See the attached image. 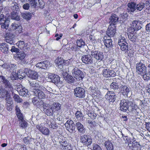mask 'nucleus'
Segmentation results:
<instances>
[{"label":"nucleus","mask_w":150,"mask_h":150,"mask_svg":"<svg viewBox=\"0 0 150 150\" xmlns=\"http://www.w3.org/2000/svg\"><path fill=\"white\" fill-rule=\"evenodd\" d=\"M31 15L28 13H22V16L24 18L29 19L30 18Z\"/></svg>","instance_id":"54"},{"label":"nucleus","mask_w":150,"mask_h":150,"mask_svg":"<svg viewBox=\"0 0 150 150\" xmlns=\"http://www.w3.org/2000/svg\"><path fill=\"white\" fill-rule=\"evenodd\" d=\"M47 124L49 127L50 128L54 129L57 127V125L55 123L54 121L52 120H48Z\"/></svg>","instance_id":"37"},{"label":"nucleus","mask_w":150,"mask_h":150,"mask_svg":"<svg viewBox=\"0 0 150 150\" xmlns=\"http://www.w3.org/2000/svg\"><path fill=\"white\" fill-rule=\"evenodd\" d=\"M38 1L39 3V7L42 8H44L45 4L43 1L42 0L40 1L39 0Z\"/></svg>","instance_id":"63"},{"label":"nucleus","mask_w":150,"mask_h":150,"mask_svg":"<svg viewBox=\"0 0 150 150\" xmlns=\"http://www.w3.org/2000/svg\"><path fill=\"white\" fill-rule=\"evenodd\" d=\"M16 44L19 48L24 51H25L28 49L27 44H25V42L23 41H19L16 43Z\"/></svg>","instance_id":"23"},{"label":"nucleus","mask_w":150,"mask_h":150,"mask_svg":"<svg viewBox=\"0 0 150 150\" xmlns=\"http://www.w3.org/2000/svg\"><path fill=\"white\" fill-rule=\"evenodd\" d=\"M104 43L105 46L107 47H109L112 45V40L110 38L108 39H105Z\"/></svg>","instance_id":"36"},{"label":"nucleus","mask_w":150,"mask_h":150,"mask_svg":"<svg viewBox=\"0 0 150 150\" xmlns=\"http://www.w3.org/2000/svg\"><path fill=\"white\" fill-rule=\"evenodd\" d=\"M69 62L68 60H64L61 58H58L55 60V63L57 67L60 69H62L64 65Z\"/></svg>","instance_id":"7"},{"label":"nucleus","mask_w":150,"mask_h":150,"mask_svg":"<svg viewBox=\"0 0 150 150\" xmlns=\"http://www.w3.org/2000/svg\"><path fill=\"white\" fill-rule=\"evenodd\" d=\"M0 50L3 53H7L8 51V47L6 43H3L0 45Z\"/></svg>","instance_id":"27"},{"label":"nucleus","mask_w":150,"mask_h":150,"mask_svg":"<svg viewBox=\"0 0 150 150\" xmlns=\"http://www.w3.org/2000/svg\"><path fill=\"white\" fill-rule=\"evenodd\" d=\"M11 18L13 19L16 20L17 21H18L20 20V17L16 14V12H13L11 13Z\"/></svg>","instance_id":"48"},{"label":"nucleus","mask_w":150,"mask_h":150,"mask_svg":"<svg viewBox=\"0 0 150 150\" xmlns=\"http://www.w3.org/2000/svg\"><path fill=\"white\" fill-rule=\"evenodd\" d=\"M3 14H1L0 16V24H1L5 22V20H6L7 18H5Z\"/></svg>","instance_id":"58"},{"label":"nucleus","mask_w":150,"mask_h":150,"mask_svg":"<svg viewBox=\"0 0 150 150\" xmlns=\"http://www.w3.org/2000/svg\"><path fill=\"white\" fill-rule=\"evenodd\" d=\"M36 127L43 134L46 135H49L50 131L47 128L42 127L41 125H37Z\"/></svg>","instance_id":"20"},{"label":"nucleus","mask_w":150,"mask_h":150,"mask_svg":"<svg viewBox=\"0 0 150 150\" xmlns=\"http://www.w3.org/2000/svg\"><path fill=\"white\" fill-rule=\"evenodd\" d=\"M28 1L31 7L35 8L36 6L37 3L36 0H28Z\"/></svg>","instance_id":"52"},{"label":"nucleus","mask_w":150,"mask_h":150,"mask_svg":"<svg viewBox=\"0 0 150 150\" xmlns=\"http://www.w3.org/2000/svg\"><path fill=\"white\" fill-rule=\"evenodd\" d=\"M81 142L84 144L88 145L92 142V139L88 135H84L81 137Z\"/></svg>","instance_id":"6"},{"label":"nucleus","mask_w":150,"mask_h":150,"mask_svg":"<svg viewBox=\"0 0 150 150\" xmlns=\"http://www.w3.org/2000/svg\"><path fill=\"white\" fill-rule=\"evenodd\" d=\"M42 91V90H36L33 92V94L36 97L40 99H44L45 98V95Z\"/></svg>","instance_id":"19"},{"label":"nucleus","mask_w":150,"mask_h":150,"mask_svg":"<svg viewBox=\"0 0 150 150\" xmlns=\"http://www.w3.org/2000/svg\"><path fill=\"white\" fill-rule=\"evenodd\" d=\"M136 68L137 73L139 74L143 75L146 72V68L145 65L142 62L137 64Z\"/></svg>","instance_id":"3"},{"label":"nucleus","mask_w":150,"mask_h":150,"mask_svg":"<svg viewBox=\"0 0 150 150\" xmlns=\"http://www.w3.org/2000/svg\"><path fill=\"white\" fill-rule=\"evenodd\" d=\"M128 6L127 9L130 12H134L136 9V4L134 2H132L128 3Z\"/></svg>","instance_id":"24"},{"label":"nucleus","mask_w":150,"mask_h":150,"mask_svg":"<svg viewBox=\"0 0 150 150\" xmlns=\"http://www.w3.org/2000/svg\"><path fill=\"white\" fill-rule=\"evenodd\" d=\"M30 86L33 89L35 90H41L44 91L45 89V87L43 86H40L38 83L34 82H30Z\"/></svg>","instance_id":"17"},{"label":"nucleus","mask_w":150,"mask_h":150,"mask_svg":"<svg viewBox=\"0 0 150 150\" xmlns=\"http://www.w3.org/2000/svg\"><path fill=\"white\" fill-rule=\"evenodd\" d=\"M17 117L19 121L24 120L23 117L22 113H18L16 114Z\"/></svg>","instance_id":"64"},{"label":"nucleus","mask_w":150,"mask_h":150,"mask_svg":"<svg viewBox=\"0 0 150 150\" xmlns=\"http://www.w3.org/2000/svg\"><path fill=\"white\" fill-rule=\"evenodd\" d=\"M128 32V37L130 40L133 42H134L136 40L137 37V34L136 33V31H130Z\"/></svg>","instance_id":"22"},{"label":"nucleus","mask_w":150,"mask_h":150,"mask_svg":"<svg viewBox=\"0 0 150 150\" xmlns=\"http://www.w3.org/2000/svg\"><path fill=\"white\" fill-rule=\"evenodd\" d=\"M0 82L3 83L6 87L10 88L11 86L10 83L7 79H5L4 77L0 75Z\"/></svg>","instance_id":"25"},{"label":"nucleus","mask_w":150,"mask_h":150,"mask_svg":"<svg viewBox=\"0 0 150 150\" xmlns=\"http://www.w3.org/2000/svg\"><path fill=\"white\" fill-rule=\"evenodd\" d=\"M65 125L66 129L70 132L75 129V125L71 120H68L65 123Z\"/></svg>","instance_id":"11"},{"label":"nucleus","mask_w":150,"mask_h":150,"mask_svg":"<svg viewBox=\"0 0 150 150\" xmlns=\"http://www.w3.org/2000/svg\"><path fill=\"white\" fill-rule=\"evenodd\" d=\"M20 126L22 128H25L28 126V123L24 119L19 121Z\"/></svg>","instance_id":"41"},{"label":"nucleus","mask_w":150,"mask_h":150,"mask_svg":"<svg viewBox=\"0 0 150 150\" xmlns=\"http://www.w3.org/2000/svg\"><path fill=\"white\" fill-rule=\"evenodd\" d=\"M81 59L83 62L87 64H91L93 62L92 58L90 54L83 56Z\"/></svg>","instance_id":"12"},{"label":"nucleus","mask_w":150,"mask_h":150,"mask_svg":"<svg viewBox=\"0 0 150 150\" xmlns=\"http://www.w3.org/2000/svg\"><path fill=\"white\" fill-rule=\"evenodd\" d=\"M76 125L79 132L82 133H84V128L83 125L80 122H77L76 123Z\"/></svg>","instance_id":"29"},{"label":"nucleus","mask_w":150,"mask_h":150,"mask_svg":"<svg viewBox=\"0 0 150 150\" xmlns=\"http://www.w3.org/2000/svg\"><path fill=\"white\" fill-rule=\"evenodd\" d=\"M13 36L11 34H6V40L7 43H9L10 44H13Z\"/></svg>","instance_id":"26"},{"label":"nucleus","mask_w":150,"mask_h":150,"mask_svg":"<svg viewBox=\"0 0 150 150\" xmlns=\"http://www.w3.org/2000/svg\"><path fill=\"white\" fill-rule=\"evenodd\" d=\"M142 75H143V78L145 80H148L150 78V74L146 73V72Z\"/></svg>","instance_id":"55"},{"label":"nucleus","mask_w":150,"mask_h":150,"mask_svg":"<svg viewBox=\"0 0 150 150\" xmlns=\"http://www.w3.org/2000/svg\"><path fill=\"white\" fill-rule=\"evenodd\" d=\"M118 18L115 14H112L109 18L110 25H115L118 21Z\"/></svg>","instance_id":"21"},{"label":"nucleus","mask_w":150,"mask_h":150,"mask_svg":"<svg viewBox=\"0 0 150 150\" xmlns=\"http://www.w3.org/2000/svg\"><path fill=\"white\" fill-rule=\"evenodd\" d=\"M77 63L75 61H73L72 63V66L70 67L71 70L72 75L76 79L79 80L81 79L84 77L83 73L77 67H76L77 66Z\"/></svg>","instance_id":"1"},{"label":"nucleus","mask_w":150,"mask_h":150,"mask_svg":"<svg viewBox=\"0 0 150 150\" xmlns=\"http://www.w3.org/2000/svg\"><path fill=\"white\" fill-rule=\"evenodd\" d=\"M44 67L45 68V69L47 68H48L50 67L52 65L50 64V62L48 61H45L43 62Z\"/></svg>","instance_id":"53"},{"label":"nucleus","mask_w":150,"mask_h":150,"mask_svg":"<svg viewBox=\"0 0 150 150\" xmlns=\"http://www.w3.org/2000/svg\"><path fill=\"white\" fill-rule=\"evenodd\" d=\"M76 43L77 46L79 47H82L85 45V42L81 39L77 40L76 41Z\"/></svg>","instance_id":"43"},{"label":"nucleus","mask_w":150,"mask_h":150,"mask_svg":"<svg viewBox=\"0 0 150 150\" xmlns=\"http://www.w3.org/2000/svg\"><path fill=\"white\" fill-rule=\"evenodd\" d=\"M13 98L14 100L18 103H21L22 101V99L20 98L19 96L16 94H14Z\"/></svg>","instance_id":"49"},{"label":"nucleus","mask_w":150,"mask_h":150,"mask_svg":"<svg viewBox=\"0 0 150 150\" xmlns=\"http://www.w3.org/2000/svg\"><path fill=\"white\" fill-rule=\"evenodd\" d=\"M65 81L68 83H72L74 82V79L71 76L67 74L66 76L64 77Z\"/></svg>","instance_id":"35"},{"label":"nucleus","mask_w":150,"mask_h":150,"mask_svg":"<svg viewBox=\"0 0 150 150\" xmlns=\"http://www.w3.org/2000/svg\"><path fill=\"white\" fill-rule=\"evenodd\" d=\"M105 145L107 150H113V145L112 142L109 141H106Z\"/></svg>","instance_id":"32"},{"label":"nucleus","mask_w":150,"mask_h":150,"mask_svg":"<svg viewBox=\"0 0 150 150\" xmlns=\"http://www.w3.org/2000/svg\"><path fill=\"white\" fill-rule=\"evenodd\" d=\"M128 101L127 100L125 99H122L120 100V110L125 112L128 109Z\"/></svg>","instance_id":"10"},{"label":"nucleus","mask_w":150,"mask_h":150,"mask_svg":"<svg viewBox=\"0 0 150 150\" xmlns=\"http://www.w3.org/2000/svg\"><path fill=\"white\" fill-rule=\"evenodd\" d=\"M93 150H102L100 146L98 144H94L93 145Z\"/></svg>","instance_id":"59"},{"label":"nucleus","mask_w":150,"mask_h":150,"mask_svg":"<svg viewBox=\"0 0 150 150\" xmlns=\"http://www.w3.org/2000/svg\"><path fill=\"white\" fill-rule=\"evenodd\" d=\"M11 28L13 30L16 29L19 33L22 31V27L18 24H17L16 22L13 23L11 25Z\"/></svg>","instance_id":"30"},{"label":"nucleus","mask_w":150,"mask_h":150,"mask_svg":"<svg viewBox=\"0 0 150 150\" xmlns=\"http://www.w3.org/2000/svg\"><path fill=\"white\" fill-rule=\"evenodd\" d=\"M55 74L51 73H47V75L46 77V79L49 82L52 81Z\"/></svg>","instance_id":"39"},{"label":"nucleus","mask_w":150,"mask_h":150,"mask_svg":"<svg viewBox=\"0 0 150 150\" xmlns=\"http://www.w3.org/2000/svg\"><path fill=\"white\" fill-rule=\"evenodd\" d=\"M140 23L138 21H133L131 24V26L128 29V31H137L140 28Z\"/></svg>","instance_id":"8"},{"label":"nucleus","mask_w":150,"mask_h":150,"mask_svg":"<svg viewBox=\"0 0 150 150\" xmlns=\"http://www.w3.org/2000/svg\"><path fill=\"white\" fill-rule=\"evenodd\" d=\"M19 51V49L18 48H16L14 46H12L11 50V51L12 52H18Z\"/></svg>","instance_id":"62"},{"label":"nucleus","mask_w":150,"mask_h":150,"mask_svg":"<svg viewBox=\"0 0 150 150\" xmlns=\"http://www.w3.org/2000/svg\"><path fill=\"white\" fill-rule=\"evenodd\" d=\"M116 31L115 26V25H110L106 31V34L109 36H113Z\"/></svg>","instance_id":"15"},{"label":"nucleus","mask_w":150,"mask_h":150,"mask_svg":"<svg viewBox=\"0 0 150 150\" xmlns=\"http://www.w3.org/2000/svg\"><path fill=\"white\" fill-rule=\"evenodd\" d=\"M115 96L113 92L108 91L105 95V97L109 102H114L115 99Z\"/></svg>","instance_id":"18"},{"label":"nucleus","mask_w":150,"mask_h":150,"mask_svg":"<svg viewBox=\"0 0 150 150\" xmlns=\"http://www.w3.org/2000/svg\"><path fill=\"white\" fill-rule=\"evenodd\" d=\"M24 71L27 76L30 78L36 79L38 77L39 75L37 72L35 71L30 70L28 68H25Z\"/></svg>","instance_id":"2"},{"label":"nucleus","mask_w":150,"mask_h":150,"mask_svg":"<svg viewBox=\"0 0 150 150\" xmlns=\"http://www.w3.org/2000/svg\"><path fill=\"white\" fill-rule=\"evenodd\" d=\"M121 92L124 94L128 93L130 91L129 89L126 85H121L120 86Z\"/></svg>","instance_id":"28"},{"label":"nucleus","mask_w":150,"mask_h":150,"mask_svg":"<svg viewBox=\"0 0 150 150\" xmlns=\"http://www.w3.org/2000/svg\"><path fill=\"white\" fill-rule=\"evenodd\" d=\"M74 95L77 97L81 98L84 96L85 91L81 87H76L74 89Z\"/></svg>","instance_id":"5"},{"label":"nucleus","mask_w":150,"mask_h":150,"mask_svg":"<svg viewBox=\"0 0 150 150\" xmlns=\"http://www.w3.org/2000/svg\"><path fill=\"white\" fill-rule=\"evenodd\" d=\"M0 91L2 96H6V104H13L12 98L10 97V95L7 91L5 89H1Z\"/></svg>","instance_id":"4"},{"label":"nucleus","mask_w":150,"mask_h":150,"mask_svg":"<svg viewBox=\"0 0 150 150\" xmlns=\"http://www.w3.org/2000/svg\"><path fill=\"white\" fill-rule=\"evenodd\" d=\"M18 72L19 71H18V73H17L15 71H12V75L11 76V79L14 80L17 79Z\"/></svg>","instance_id":"51"},{"label":"nucleus","mask_w":150,"mask_h":150,"mask_svg":"<svg viewBox=\"0 0 150 150\" xmlns=\"http://www.w3.org/2000/svg\"><path fill=\"white\" fill-rule=\"evenodd\" d=\"M10 66L11 68H10V71L11 72L14 71H16V67L15 64H11Z\"/></svg>","instance_id":"60"},{"label":"nucleus","mask_w":150,"mask_h":150,"mask_svg":"<svg viewBox=\"0 0 150 150\" xmlns=\"http://www.w3.org/2000/svg\"><path fill=\"white\" fill-rule=\"evenodd\" d=\"M120 49L123 51H126L128 50V44L127 42H124L120 45H119Z\"/></svg>","instance_id":"40"},{"label":"nucleus","mask_w":150,"mask_h":150,"mask_svg":"<svg viewBox=\"0 0 150 150\" xmlns=\"http://www.w3.org/2000/svg\"><path fill=\"white\" fill-rule=\"evenodd\" d=\"M125 42H126L125 38L124 36H122V35H121L119 38L118 41V45H120Z\"/></svg>","instance_id":"42"},{"label":"nucleus","mask_w":150,"mask_h":150,"mask_svg":"<svg viewBox=\"0 0 150 150\" xmlns=\"http://www.w3.org/2000/svg\"><path fill=\"white\" fill-rule=\"evenodd\" d=\"M60 79V77L58 75H55L52 81L56 84L59 85L62 83Z\"/></svg>","instance_id":"34"},{"label":"nucleus","mask_w":150,"mask_h":150,"mask_svg":"<svg viewBox=\"0 0 150 150\" xmlns=\"http://www.w3.org/2000/svg\"><path fill=\"white\" fill-rule=\"evenodd\" d=\"M9 21L8 19L7 18L6 20H5V22L0 24L1 25V27L2 28L7 29L8 28L9 25Z\"/></svg>","instance_id":"44"},{"label":"nucleus","mask_w":150,"mask_h":150,"mask_svg":"<svg viewBox=\"0 0 150 150\" xmlns=\"http://www.w3.org/2000/svg\"><path fill=\"white\" fill-rule=\"evenodd\" d=\"M110 86L111 88L114 90L119 88V86L117 85V83L115 82L112 83L111 84Z\"/></svg>","instance_id":"57"},{"label":"nucleus","mask_w":150,"mask_h":150,"mask_svg":"<svg viewBox=\"0 0 150 150\" xmlns=\"http://www.w3.org/2000/svg\"><path fill=\"white\" fill-rule=\"evenodd\" d=\"M140 145L138 142L133 143L132 149L133 150H137L140 149Z\"/></svg>","instance_id":"45"},{"label":"nucleus","mask_w":150,"mask_h":150,"mask_svg":"<svg viewBox=\"0 0 150 150\" xmlns=\"http://www.w3.org/2000/svg\"><path fill=\"white\" fill-rule=\"evenodd\" d=\"M43 66V62H39L36 64V67L45 69V68Z\"/></svg>","instance_id":"61"},{"label":"nucleus","mask_w":150,"mask_h":150,"mask_svg":"<svg viewBox=\"0 0 150 150\" xmlns=\"http://www.w3.org/2000/svg\"><path fill=\"white\" fill-rule=\"evenodd\" d=\"M61 144L62 146L65 147V149L66 150H69L70 149V146L69 145H68V144L67 141H63L62 142Z\"/></svg>","instance_id":"47"},{"label":"nucleus","mask_w":150,"mask_h":150,"mask_svg":"<svg viewBox=\"0 0 150 150\" xmlns=\"http://www.w3.org/2000/svg\"><path fill=\"white\" fill-rule=\"evenodd\" d=\"M103 75L105 77L114 76L115 75V72L113 70H110L109 69H104L103 71Z\"/></svg>","instance_id":"16"},{"label":"nucleus","mask_w":150,"mask_h":150,"mask_svg":"<svg viewBox=\"0 0 150 150\" xmlns=\"http://www.w3.org/2000/svg\"><path fill=\"white\" fill-rule=\"evenodd\" d=\"M18 86L17 91L19 94L23 96H26L28 93V90L25 88H23L21 85H19Z\"/></svg>","instance_id":"13"},{"label":"nucleus","mask_w":150,"mask_h":150,"mask_svg":"<svg viewBox=\"0 0 150 150\" xmlns=\"http://www.w3.org/2000/svg\"><path fill=\"white\" fill-rule=\"evenodd\" d=\"M144 6V3L138 4L136 6V9L139 11L142 10Z\"/></svg>","instance_id":"50"},{"label":"nucleus","mask_w":150,"mask_h":150,"mask_svg":"<svg viewBox=\"0 0 150 150\" xmlns=\"http://www.w3.org/2000/svg\"><path fill=\"white\" fill-rule=\"evenodd\" d=\"M92 56L96 59L98 60H102L104 58V55L102 52L97 51L92 52Z\"/></svg>","instance_id":"9"},{"label":"nucleus","mask_w":150,"mask_h":150,"mask_svg":"<svg viewBox=\"0 0 150 150\" xmlns=\"http://www.w3.org/2000/svg\"><path fill=\"white\" fill-rule=\"evenodd\" d=\"M42 101V100H40V99L37 97H35L32 99V102L34 105L38 107L42 106L44 108H45L44 105L45 104L43 103V102Z\"/></svg>","instance_id":"14"},{"label":"nucleus","mask_w":150,"mask_h":150,"mask_svg":"<svg viewBox=\"0 0 150 150\" xmlns=\"http://www.w3.org/2000/svg\"><path fill=\"white\" fill-rule=\"evenodd\" d=\"M34 139L33 138H30L29 137H27L23 139V141L25 144H32V142H34Z\"/></svg>","instance_id":"38"},{"label":"nucleus","mask_w":150,"mask_h":150,"mask_svg":"<svg viewBox=\"0 0 150 150\" xmlns=\"http://www.w3.org/2000/svg\"><path fill=\"white\" fill-rule=\"evenodd\" d=\"M75 115L76 118L79 120L81 119V117H82V114L79 111H77L75 113Z\"/></svg>","instance_id":"56"},{"label":"nucleus","mask_w":150,"mask_h":150,"mask_svg":"<svg viewBox=\"0 0 150 150\" xmlns=\"http://www.w3.org/2000/svg\"><path fill=\"white\" fill-rule=\"evenodd\" d=\"M19 6L17 3L13 2L11 4V9L13 11H17L19 9Z\"/></svg>","instance_id":"46"},{"label":"nucleus","mask_w":150,"mask_h":150,"mask_svg":"<svg viewBox=\"0 0 150 150\" xmlns=\"http://www.w3.org/2000/svg\"><path fill=\"white\" fill-rule=\"evenodd\" d=\"M61 105L58 103H54L52 107V110L57 111L60 110Z\"/></svg>","instance_id":"33"},{"label":"nucleus","mask_w":150,"mask_h":150,"mask_svg":"<svg viewBox=\"0 0 150 150\" xmlns=\"http://www.w3.org/2000/svg\"><path fill=\"white\" fill-rule=\"evenodd\" d=\"M25 56V54L23 52H18L15 57L16 59H19L20 60H22Z\"/></svg>","instance_id":"31"}]
</instances>
